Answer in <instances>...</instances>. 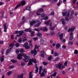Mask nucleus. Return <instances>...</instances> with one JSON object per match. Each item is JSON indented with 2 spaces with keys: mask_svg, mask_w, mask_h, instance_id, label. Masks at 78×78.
<instances>
[{
  "mask_svg": "<svg viewBox=\"0 0 78 78\" xmlns=\"http://www.w3.org/2000/svg\"><path fill=\"white\" fill-rule=\"evenodd\" d=\"M14 43H11L9 45V47H10L7 50L6 52V55H8V53L10 52L11 51V50L13 47H14Z\"/></svg>",
  "mask_w": 78,
  "mask_h": 78,
  "instance_id": "f257e3e1",
  "label": "nucleus"
},
{
  "mask_svg": "<svg viewBox=\"0 0 78 78\" xmlns=\"http://www.w3.org/2000/svg\"><path fill=\"white\" fill-rule=\"evenodd\" d=\"M25 4V1L24 0H23L21 2V4L19 3L16 6V7L15 8V9H16L18 8H19V7L21 6V5H22V6H23Z\"/></svg>",
  "mask_w": 78,
  "mask_h": 78,
  "instance_id": "f03ea898",
  "label": "nucleus"
},
{
  "mask_svg": "<svg viewBox=\"0 0 78 78\" xmlns=\"http://www.w3.org/2000/svg\"><path fill=\"white\" fill-rule=\"evenodd\" d=\"M24 58V59H23V60L25 62H28V61H29V59H30V57L27 55L25 56Z\"/></svg>",
  "mask_w": 78,
  "mask_h": 78,
  "instance_id": "7ed1b4c3",
  "label": "nucleus"
},
{
  "mask_svg": "<svg viewBox=\"0 0 78 78\" xmlns=\"http://www.w3.org/2000/svg\"><path fill=\"white\" fill-rule=\"evenodd\" d=\"M24 47H25V49L28 50L30 48V46H28V43L27 42H26L24 44Z\"/></svg>",
  "mask_w": 78,
  "mask_h": 78,
  "instance_id": "20e7f679",
  "label": "nucleus"
},
{
  "mask_svg": "<svg viewBox=\"0 0 78 78\" xmlns=\"http://www.w3.org/2000/svg\"><path fill=\"white\" fill-rule=\"evenodd\" d=\"M61 22H62V24L63 25V26H65L66 24V20L63 18H62L61 20Z\"/></svg>",
  "mask_w": 78,
  "mask_h": 78,
  "instance_id": "39448f33",
  "label": "nucleus"
},
{
  "mask_svg": "<svg viewBox=\"0 0 78 78\" xmlns=\"http://www.w3.org/2000/svg\"><path fill=\"white\" fill-rule=\"evenodd\" d=\"M75 27H72L71 28H69L68 30V32L71 31V32H73L74 30H75Z\"/></svg>",
  "mask_w": 78,
  "mask_h": 78,
  "instance_id": "423d86ee",
  "label": "nucleus"
},
{
  "mask_svg": "<svg viewBox=\"0 0 78 78\" xmlns=\"http://www.w3.org/2000/svg\"><path fill=\"white\" fill-rule=\"evenodd\" d=\"M70 16V12H68L67 14L66 15V17H65V19L66 21H69V19L68 18Z\"/></svg>",
  "mask_w": 78,
  "mask_h": 78,
  "instance_id": "0eeeda50",
  "label": "nucleus"
},
{
  "mask_svg": "<svg viewBox=\"0 0 78 78\" xmlns=\"http://www.w3.org/2000/svg\"><path fill=\"white\" fill-rule=\"evenodd\" d=\"M40 30L44 31H47L48 29L46 28V27H42L40 29Z\"/></svg>",
  "mask_w": 78,
  "mask_h": 78,
  "instance_id": "6e6552de",
  "label": "nucleus"
},
{
  "mask_svg": "<svg viewBox=\"0 0 78 78\" xmlns=\"http://www.w3.org/2000/svg\"><path fill=\"white\" fill-rule=\"evenodd\" d=\"M62 67V64H61L59 63L58 65L57 64L55 65V67L56 68H58V69H61Z\"/></svg>",
  "mask_w": 78,
  "mask_h": 78,
  "instance_id": "1a4fd4ad",
  "label": "nucleus"
},
{
  "mask_svg": "<svg viewBox=\"0 0 78 78\" xmlns=\"http://www.w3.org/2000/svg\"><path fill=\"white\" fill-rule=\"evenodd\" d=\"M31 54H34V55H36L37 54V51L35 50V49H34L32 51H31Z\"/></svg>",
  "mask_w": 78,
  "mask_h": 78,
  "instance_id": "9d476101",
  "label": "nucleus"
},
{
  "mask_svg": "<svg viewBox=\"0 0 78 78\" xmlns=\"http://www.w3.org/2000/svg\"><path fill=\"white\" fill-rule=\"evenodd\" d=\"M3 27H4V32H6V30H7V27H6V24H5L3 25Z\"/></svg>",
  "mask_w": 78,
  "mask_h": 78,
  "instance_id": "9b49d317",
  "label": "nucleus"
},
{
  "mask_svg": "<svg viewBox=\"0 0 78 78\" xmlns=\"http://www.w3.org/2000/svg\"><path fill=\"white\" fill-rule=\"evenodd\" d=\"M24 33V31L23 30H20L19 31V34L20 36H22L23 34Z\"/></svg>",
  "mask_w": 78,
  "mask_h": 78,
  "instance_id": "f8f14e48",
  "label": "nucleus"
},
{
  "mask_svg": "<svg viewBox=\"0 0 78 78\" xmlns=\"http://www.w3.org/2000/svg\"><path fill=\"white\" fill-rule=\"evenodd\" d=\"M21 56H21V55H20V53L18 54V56L17 58V59H19L20 60L22 59V58Z\"/></svg>",
  "mask_w": 78,
  "mask_h": 78,
  "instance_id": "ddd939ff",
  "label": "nucleus"
},
{
  "mask_svg": "<svg viewBox=\"0 0 78 78\" xmlns=\"http://www.w3.org/2000/svg\"><path fill=\"white\" fill-rule=\"evenodd\" d=\"M59 37H60V39L61 41H62L63 39V34L62 33L60 34L59 35Z\"/></svg>",
  "mask_w": 78,
  "mask_h": 78,
  "instance_id": "4468645a",
  "label": "nucleus"
},
{
  "mask_svg": "<svg viewBox=\"0 0 78 78\" xmlns=\"http://www.w3.org/2000/svg\"><path fill=\"white\" fill-rule=\"evenodd\" d=\"M4 55H2L0 57L1 62H2L4 61Z\"/></svg>",
  "mask_w": 78,
  "mask_h": 78,
  "instance_id": "2eb2a0df",
  "label": "nucleus"
},
{
  "mask_svg": "<svg viewBox=\"0 0 78 78\" xmlns=\"http://www.w3.org/2000/svg\"><path fill=\"white\" fill-rule=\"evenodd\" d=\"M36 23V22L35 21H32L30 22V26H33V25H34V23Z\"/></svg>",
  "mask_w": 78,
  "mask_h": 78,
  "instance_id": "dca6fc26",
  "label": "nucleus"
},
{
  "mask_svg": "<svg viewBox=\"0 0 78 78\" xmlns=\"http://www.w3.org/2000/svg\"><path fill=\"white\" fill-rule=\"evenodd\" d=\"M24 31L26 32H27L28 31L29 32H30L32 31V30H31V29H26Z\"/></svg>",
  "mask_w": 78,
  "mask_h": 78,
  "instance_id": "f3484780",
  "label": "nucleus"
},
{
  "mask_svg": "<svg viewBox=\"0 0 78 78\" xmlns=\"http://www.w3.org/2000/svg\"><path fill=\"white\" fill-rule=\"evenodd\" d=\"M26 9L29 11H31V7L30 6H27L26 7Z\"/></svg>",
  "mask_w": 78,
  "mask_h": 78,
  "instance_id": "a211bd4d",
  "label": "nucleus"
},
{
  "mask_svg": "<svg viewBox=\"0 0 78 78\" xmlns=\"http://www.w3.org/2000/svg\"><path fill=\"white\" fill-rule=\"evenodd\" d=\"M42 11H44V9L41 8L38 10L37 12L39 13V12H42Z\"/></svg>",
  "mask_w": 78,
  "mask_h": 78,
  "instance_id": "6ab92c4d",
  "label": "nucleus"
},
{
  "mask_svg": "<svg viewBox=\"0 0 78 78\" xmlns=\"http://www.w3.org/2000/svg\"><path fill=\"white\" fill-rule=\"evenodd\" d=\"M11 61L12 63H16V62H17V61L15 59H11Z\"/></svg>",
  "mask_w": 78,
  "mask_h": 78,
  "instance_id": "aec40b11",
  "label": "nucleus"
},
{
  "mask_svg": "<svg viewBox=\"0 0 78 78\" xmlns=\"http://www.w3.org/2000/svg\"><path fill=\"white\" fill-rule=\"evenodd\" d=\"M67 14V11H66L65 12L62 13L63 16H64V17H65V16H66Z\"/></svg>",
  "mask_w": 78,
  "mask_h": 78,
  "instance_id": "412c9836",
  "label": "nucleus"
},
{
  "mask_svg": "<svg viewBox=\"0 0 78 78\" xmlns=\"http://www.w3.org/2000/svg\"><path fill=\"white\" fill-rule=\"evenodd\" d=\"M60 47V44L59 43H58L56 45V49L59 48Z\"/></svg>",
  "mask_w": 78,
  "mask_h": 78,
  "instance_id": "4be33fe9",
  "label": "nucleus"
},
{
  "mask_svg": "<svg viewBox=\"0 0 78 78\" xmlns=\"http://www.w3.org/2000/svg\"><path fill=\"white\" fill-rule=\"evenodd\" d=\"M18 42L19 43H22V38L21 37L19 38Z\"/></svg>",
  "mask_w": 78,
  "mask_h": 78,
  "instance_id": "5701e85b",
  "label": "nucleus"
},
{
  "mask_svg": "<svg viewBox=\"0 0 78 78\" xmlns=\"http://www.w3.org/2000/svg\"><path fill=\"white\" fill-rule=\"evenodd\" d=\"M50 20H48L47 21L45 22V24H46V25H48L49 23H50Z\"/></svg>",
  "mask_w": 78,
  "mask_h": 78,
  "instance_id": "b1692460",
  "label": "nucleus"
},
{
  "mask_svg": "<svg viewBox=\"0 0 78 78\" xmlns=\"http://www.w3.org/2000/svg\"><path fill=\"white\" fill-rule=\"evenodd\" d=\"M43 19L45 20H47L48 19V17L47 16H46L45 17H44Z\"/></svg>",
  "mask_w": 78,
  "mask_h": 78,
  "instance_id": "393cba45",
  "label": "nucleus"
},
{
  "mask_svg": "<svg viewBox=\"0 0 78 78\" xmlns=\"http://www.w3.org/2000/svg\"><path fill=\"white\" fill-rule=\"evenodd\" d=\"M45 75V73H44V72H42L41 73V74L40 75L41 76V77H43V76H45V75Z\"/></svg>",
  "mask_w": 78,
  "mask_h": 78,
  "instance_id": "a878e982",
  "label": "nucleus"
},
{
  "mask_svg": "<svg viewBox=\"0 0 78 78\" xmlns=\"http://www.w3.org/2000/svg\"><path fill=\"white\" fill-rule=\"evenodd\" d=\"M20 53H24L25 50L23 49H21L20 50Z\"/></svg>",
  "mask_w": 78,
  "mask_h": 78,
  "instance_id": "bb28decb",
  "label": "nucleus"
},
{
  "mask_svg": "<svg viewBox=\"0 0 78 78\" xmlns=\"http://www.w3.org/2000/svg\"><path fill=\"white\" fill-rule=\"evenodd\" d=\"M56 74H57V73L56 72H54L52 75V76H54V77L56 76Z\"/></svg>",
  "mask_w": 78,
  "mask_h": 78,
  "instance_id": "cd10ccee",
  "label": "nucleus"
},
{
  "mask_svg": "<svg viewBox=\"0 0 78 78\" xmlns=\"http://www.w3.org/2000/svg\"><path fill=\"white\" fill-rule=\"evenodd\" d=\"M12 71H9L7 72V75L8 76H9L11 73H12Z\"/></svg>",
  "mask_w": 78,
  "mask_h": 78,
  "instance_id": "c85d7f7f",
  "label": "nucleus"
},
{
  "mask_svg": "<svg viewBox=\"0 0 78 78\" xmlns=\"http://www.w3.org/2000/svg\"><path fill=\"white\" fill-rule=\"evenodd\" d=\"M40 26V23H38L34 26V27H39Z\"/></svg>",
  "mask_w": 78,
  "mask_h": 78,
  "instance_id": "c756f323",
  "label": "nucleus"
},
{
  "mask_svg": "<svg viewBox=\"0 0 78 78\" xmlns=\"http://www.w3.org/2000/svg\"><path fill=\"white\" fill-rule=\"evenodd\" d=\"M51 58H52V57L51 56H50L48 58V61H51Z\"/></svg>",
  "mask_w": 78,
  "mask_h": 78,
  "instance_id": "7c9ffc66",
  "label": "nucleus"
},
{
  "mask_svg": "<svg viewBox=\"0 0 78 78\" xmlns=\"http://www.w3.org/2000/svg\"><path fill=\"white\" fill-rule=\"evenodd\" d=\"M32 64H33V63H32V62H29L27 66H31V65H32Z\"/></svg>",
  "mask_w": 78,
  "mask_h": 78,
  "instance_id": "2f4dec72",
  "label": "nucleus"
},
{
  "mask_svg": "<svg viewBox=\"0 0 78 78\" xmlns=\"http://www.w3.org/2000/svg\"><path fill=\"white\" fill-rule=\"evenodd\" d=\"M20 55L21 56H23L24 58H25V56H26V55L25 54L23 53L22 54H20Z\"/></svg>",
  "mask_w": 78,
  "mask_h": 78,
  "instance_id": "473e14b6",
  "label": "nucleus"
},
{
  "mask_svg": "<svg viewBox=\"0 0 78 78\" xmlns=\"http://www.w3.org/2000/svg\"><path fill=\"white\" fill-rule=\"evenodd\" d=\"M73 38V36H70L69 37V40H70V41H72V39Z\"/></svg>",
  "mask_w": 78,
  "mask_h": 78,
  "instance_id": "72a5a7b5",
  "label": "nucleus"
},
{
  "mask_svg": "<svg viewBox=\"0 0 78 78\" xmlns=\"http://www.w3.org/2000/svg\"><path fill=\"white\" fill-rule=\"evenodd\" d=\"M15 46L16 47H19V44L18 43H17L16 44Z\"/></svg>",
  "mask_w": 78,
  "mask_h": 78,
  "instance_id": "f704fd0d",
  "label": "nucleus"
},
{
  "mask_svg": "<svg viewBox=\"0 0 78 78\" xmlns=\"http://www.w3.org/2000/svg\"><path fill=\"white\" fill-rule=\"evenodd\" d=\"M21 65L22 66H25V63L24 62H21Z\"/></svg>",
  "mask_w": 78,
  "mask_h": 78,
  "instance_id": "c9c22d12",
  "label": "nucleus"
},
{
  "mask_svg": "<svg viewBox=\"0 0 78 78\" xmlns=\"http://www.w3.org/2000/svg\"><path fill=\"white\" fill-rule=\"evenodd\" d=\"M38 72H39V68H37L35 69V73H37Z\"/></svg>",
  "mask_w": 78,
  "mask_h": 78,
  "instance_id": "e433bc0d",
  "label": "nucleus"
},
{
  "mask_svg": "<svg viewBox=\"0 0 78 78\" xmlns=\"http://www.w3.org/2000/svg\"><path fill=\"white\" fill-rule=\"evenodd\" d=\"M68 62H67V61H66L64 63V66H66H66H67V63H68Z\"/></svg>",
  "mask_w": 78,
  "mask_h": 78,
  "instance_id": "4c0bfd02",
  "label": "nucleus"
},
{
  "mask_svg": "<svg viewBox=\"0 0 78 78\" xmlns=\"http://www.w3.org/2000/svg\"><path fill=\"white\" fill-rule=\"evenodd\" d=\"M33 62H34V63L35 64L37 63V62L36 61V58L34 59V60H33Z\"/></svg>",
  "mask_w": 78,
  "mask_h": 78,
  "instance_id": "58836bf2",
  "label": "nucleus"
},
{
  "mask_svg": "<svg viewBox=\"0 0 78 78\" xmlns=\"http://www.w3.org/2000/svg\"><path fill=\"white\" fill-rule=\"evenodd\" d=\"M34 31H32L31 32V34L32 36H34Z\"/></svg>",
  "mask_w": 78,
  "mask_h": 78,
  "instance_id": "ea45409f",
  "label": "nucleus"
},
{
  "mask_svg": "<svg viewBox=\"0 0 78 78\" xmlns=\"http://www.w3.org/2000/svg\"><path fill=\"white\" fill-rule=\"evenodd\" d=\"M27 38L26 37H24L23 39V42H25V41H27Z\"/></svg>",
  "mask_w": 78,
  "mask_h": 78,
  "instance_id": "a19ab883",
  "label": "nucleus"
},
{
  "mask_svg": "<svg viewBox=\"0 0 78 78\" xmlns=\"http://www.w3.org/2000/svg\"><path fill=\"white\" fill-rule=\"evenodd\" d=\"M59 57H57V58H55V59L54 60L55 61H58L59 60Z\"/></svg>",
  "mask_w": 78,
  "mask_h": 78,
  "instance_id": "79ce46f5",
  "label": "nucleus"
},
{
  "mask_svg": "<svg viewBox=\"0 0 78 78\" xmlns=\"http://www.w3.org/2000/svg\"><path fill=\"white\" fill-rule=\"evenodd\" d=\"M33 60H34V58H33L32 59H30L29 60V62L32 63V62H33Z\"/></svg>",
  "mask_w": 78,
  "mask_h": 78,
  "instance_id": "37998d69",
  "label": "nucleus"
},
{
  "mask_svg": "<svg viewBox=\"0 0 78 78\" xmlns=\"http://www.w3.org/2000/svg\"><path fill=\"white\" fill-rule=\"evenodd\" d=\"M42 64H43V65L44 66H46L47 64H48L47 62H42Z\"/></svg>",
  "mask_w": 78,
  "mask_h": 78,
  "instance_id": "c03bdc74",
  "label": "nucleus"
},
{
  "mask_svg": "<svg viewBox=\"0 0 78 78\" xmlns=\"http://www.w3.org/2000/svg\"><path fill=\"white\" fill-rule=\"evenodd\" d=\"M76 1H77V0H73V4H75V3H76Z\"/></svg>",
  "mask_w": 78,
  "mask_h": 78,
  "instance_id": "a18cd8bd",
  "label": "nucleus"
},
{
  "mask_svg": "<svg viewBox=\"0 0 78 78\" xmlns=\"http://www.w3.org/2000/svg\"><path fill=\"white\" fill-rule=\"evenodd\" d=\"M13 68H14V66L13 65L10 66L9 67V69H12Z\"/></svg>",
  "mask_w": 78,
  "mask_h": 78,
  "instance_id": "49530a36",
  "label": "nucleus"
},
{
  "mask_svg": "<svg viewBox=\"0 0 78 78\" xmlns=\"http://www.w3.org/2000/svg\"><path fill=\"white\" fill-rule=\"evenodd\" d=\"M55 30V28L53 27H51V31H53V30Z\"/></svg>",
  "mask_w": 78,
  "mask_h": 78,
  "instance_id": "de8ad7c7",
  "label": "nucleus"
},
{
  "mask_svg": "<svg viewBox=\"0 0 78 78\" xmlns=\"http://www.w3.org/2000/svg\"><path fill=\"white\" fill-rule=\"evenodd\" d=\"M23 74H21L19 76V78H23Z\"/></svg>",
  "mask_w": 78,
  "mask_h": 78,
  "instance_id": "09e8293b",
  "label": "nucleus"
},
{
  "mask_svg": "<svg viewBox=\"0 0 78 78\" xmlns=\"http://www.w3.org/2000/svg\"><path fill=\"white\" fill-rule=\"evenodd\" d=\"M74 54H78V51L77 50H75L74 52Z\"/></svg>",
  "mask_w": 78,
  "mask_h": 78,
  "instance_id": "8fccbe9b",
  "label": "nucleus"
},
{
  "mask_svg": "<svg viewBox=\"0 0 78 78\" xmlns=\"http://www.w3.org/2000/svg\"><path fill=\"white\" fill-rule=\"evenodd\" d=\"M39 48V46H37V45L36 44L35 46V48H34V49L36 50V48Z\"/></svg>",
  "mask_w": 78,
  "mask_h": 78,
  "instance_id": "3c124183",
  "label": "nucleus"
},
{
  "mask_svg": "<svg viewBox=\"0 0 78 78\" xmlns=\"http://www.w3.org/2000/svg\"><path fill=\"white\" fill-rule=\"evenodd\" d=\"M40 56L41 57H42V58H44V54H41Z\"/></svg>",
  "mask_w": 78,
  "mask_h": 78,
  "instance_id": "603ef678",
  "label": "nucleus"
},
{
  "mask_svg": "<svg viewBox=\"0 0 78 78\" xmlns=\"http://www.w3.org/2000/svg\"><path fill=\"white\" fill-rule=\"evenodd\" d=\"M45 14H42L41 15V17H45Z\"/></svg>",
  "mask_w": 78,
  "mask_h": 78,
  "instance_id": "864d4df0",
  "label": "nucleus"
},
{
  "mask_svg": "<svg viewBox=\"0 0 78 78\" xmlns=\"http://www.w3.org/2000/svg\"><path fill=\"white\" fill-rule=\"evenodd\" d=\"M51 34L52 36H53V35H55V33L54 32H51Z\"/></svg>",
  "mask_w": 78,
  "mask_h": 78,
  "instance_id": "5fc2aeb1",
  "label": "nucleus"
},
{
  "mask_svg": "<svg viewBox=\"0 0 78 78\" xmlns=\"http://www.w3.org/2000/svg\"><path fill=\"white\" fill-rule=\"evenodd\" d=\"M54 55L55 56H58V53L56 52H55L54 53Z\"/></svg>",
  "mask_w": 78,
  "mask_h": 78,
  "instance_id": "6e6d98bb",
  "label": "nucleus"
},
{
  "mask_svg": "<svg viewBox=\"0 0 78 78\" xmlns=\"http://www.w3.org/2000/svg\"><path fill=\"white\" fill-rule=\"evenodd\" d=\"M33 40H34V41H36L37 39V37H35L33 38Z\"/></svg>",
  "mask_w": 78,
  "mask_h": 78,
  "instance_id": "4d7b16f0",
  "label": "nucleus"
},
{
  "mask_svg": "<svg viewBox=\"0 0 78 78\" xmlns=\"http://www.w3.org/2000/svg\"><path fill=\"white\" fill-rule=\"evenodd\" d=\"M19 33V31H18L17 30H16L14 32V34H17Z\"/></svg>",
  "mask_w": 78,
  "mask_h": 78,
  "instance_id": "13d9d810",
  "label": "nucleus"
},
{
  "mask_svg": "<svg viewBox=\"0 0 78 78\" xmlns=\"http://www.w3.org/2000/svg\"><path fill=\"white\" fill-rule=\"evenodd\" d=\"M11 38L12 39H14V35L12 34L11 35Z\"/></svg>",
  "mask_w": 78,
  "mask_h": 78,
  "instance_id": "bf43d9fd",
  "label": "nucleus"
},
{
  "mask_svg": "<svg viewBox=\"0 0 78 78\" xmlns=\"http://www.w3.org/2000/svg\"><path fill=\"white\" fill-rule=\"evenodd\" d=\"M61 3V1H59L57 3V6H60Z\"/></svg>",
  "mask_w": 78,
  "mask_h": 78,
  "instance_id": "052dcab7",
  "label": "nucleus"
},
{
  "mask_svg": "<svg viewBox=\"0 0 78 78\" xmlns=\"http://www.w3.org/2000/svg\"><path fill=\"white\" fill-rule=\"evenodd\" d=\"M73 17L72 15H71L69 17V19H73Z\"/></svg>",
  "mask_w": 78,
  "mask_h": 78,
  "instance_id": "680f3d73",
  "label": "nucleus"
},
{
  "mask_svg": "<svg viewBox=\"0 0 78 78\" xmlns=\"http://www.w3.org/2000/svg\"><path fill=\"white\" fill-rule=\"evenodd\" d=\"M37 35L38 36H41L42 34L41 33H39L37 34Z\"/></svg>",
  "mask_w": 78,
  "mask_h": 78,
  "instance_id": "e2e57ef3",
  "label": "nucleus"
},
{
  "mask_svg": "<svg viewBox=\"0 0 78 78\" xmlns=\"http://www.w3.org/2000/svg\"><path fill=\"white\" fill-rule=\"evenodd\" d=\"M59 35H60V34H59V33L58 32L57 34V37H59Z\"/></svg>",
  "mask_w": 78,
  "mask_h": 78,
  "instance_id": "0e129e2a",
  "label": "nucleus"
},
{
  "mask_svg": "<svg viewBox=\"0 0 78 78\" xmlns=\"http://www.w3.org/2000/svg\"><path fill=\"white\" fill-rule=\"evenodd\" d=\"M66 72L64 71H62V74H63V75H66Z\"/></svg>",
  "mask_w": 78,
  "mask_h": 78,
  "instance_id": "69168bd1",
  "label": "nucleus"
},
{
  "mask_svg": "<svg viewBox=\"0 0 78 78\" xmlns=\"http://www.w3.org/2000/svg\"><path fill=\"white\" fill-rule=\"evenodd\" d=\"M32 73H33V71H32L30 72L29 76H32V75H31V74H32Z\"/></svg>",
  "mask_w": 78,
  "mask_h": 78,
  "instance_id": "338daca9",
  "label": "nucleus"
},
{
  "mask_svg": "<svg viewBox=\"0 0 78 78\" xmlns=\"http://www.w3.org/2000/svg\"><path fill=\"white\" fill-rule=\"evenodd\" d=\"M3 44V41H0V44Z\"/></svg>",
  "mask_w": 78,
  "mask_h": 78,
  "instance_id": "774afa93",
  "label": "nucleus"
}]
</instances>
